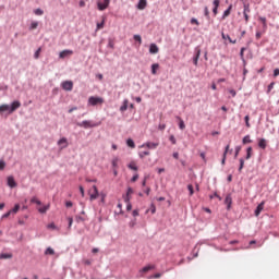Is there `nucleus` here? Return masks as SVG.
<instances>
[{
  "instance_id": "1",
  "label": "nucleus",
  "mask_w": 279,
  "mask_h": 279,
  "mask_svg": "<svg viewBox=\"0 0 279 279\" xmlns=\"http://www.w3.org/2000/svg\"><path fill=\"white\" fill-rule=\"evenodd\" d=\"M102 104H104V98H101V97L90 96L88 98L89 106H101Z\"/></svg>"
},
{
  "instance_id": "2",
  "label": "nucleus",
  "mask_w": 279,
  "mask_h": 279,
  "mask_svg": "<svg viewBox=\"0 0 279 279\" xmlns=\"http://www.w3.org/2000/svg\"><path fill=\"white\" fill-rule=\"evenodd\" d=\"M88 193L90 202H94V199H97V197H99V190H97V185H93Z\"/></svg>"
},
{
  "instance_id": "3",
  "label": "nucleus",
  "mask_w": 279,
  "mask_h": 279,
  "mask_svg": "<svg viewBox=\"0 0 279 279\" xmlns=\"http://www.w3.org/2000/svg\"><path fill=\"white\" fill-rule=\"evenodd\" d=\"M98 5V10H100V12H104V10H107L108 5H110V0H99L97 2Z\"/></svg>"
},
{
  "instance_id": "4",
  "label": "nucleus",
  "mask_w": 279,
  "mask_h": 279,
  "mask_svg": "<svg viewBox=\"0 0 279 279\" xmlns=\"http://www.w3.org/2000/svg\"><path fill=\"white\" fill-rule=\"evenodd\" d=\"M80 128H85L86 130H88V128H97V123H93L92 121L88 120H84L82 123H78Z\"/></svg>"
},
{
  "instance_id": "5",
  "label": "nucleus",
  "mask_w": 279,
  "mask_h": 279,
  "mask_svg": "<svg viewBox=\"0 0 279 279\" xmlns=\"http://www.w3.org/2000/svg\"><path fill=\"white\" fill-rule=\"evenodd\" d=\"M63 90H73V81H65L61 84Z\"/></svg>"
},
{
  "instance_id": "6",
  "label": "nucleus",
  "mask_w": 279,
  "mask_h": 279,
  "mask_svg": "<svg viewBox=\"0 0 279 279\" xmlns=\"http://www.w3.org/2000/svg\"><path fill=\"white\" fill-rule=\"evenodd\" d=\"M159 145V143L147 142L143 144L141 147H147V149H156Z\"/></svg>"
},
{
  "instance_id": "7",
  "label": "nucleus",
  "mask_w": 279,
  "mask_h": 279,
  "mask_svg": "<svg viewBox=\"0 0 279 279\" xmlns=\"http://www.w3.org/2000/svg\"><path fill=\"white\" fill-rule=\"evenodd\" d=\"M58 145L61 147V149H66V147H69V141L66 137H62L58 141Z\"/></svg>"
},
{
  "instance_id": "8",
  "label": "nucleus",
  "mask_w": 279,
  "mask_h": 279,
  "mask_svg": "<svg viewBox=\"0 0 279 279\" xmlns=\"http://www.w3.org/2000/svg\"><path fill=\"white\" fill-rule=\"evenodd\" d=\"M20 106H21V101H19V100L13 101L10 107V114H12V112H15L16 110H19Z\"/></svg>"
},
{
  "instance_id": "9",
  "label": "nucleus",
  "mask_w": 279,
  "mask_h": 279,
  "mask_svg": "<svg viewBox=\"0 0 279 279\" xmlns=\"http://www.w3.org/2000/svg\"><path fill=\"white\" fill-rule=\"evenodd\" d=\"M265 208V201H263L255 209V217H258Z\"/></svg>"
},
{
  "instance_id": "10",
  "label": "nucleus",
  "mask_w": 279,
  "mask_h": 279,
  "mask_svg": "<svg viewBox=\"0 0 279 279\" xmlns=\"http://www.w3.org/2000/svg\"><path fill=\"white\" fill-rule=\"evenodd\" d=\"M69 56H73V50H63L59 53V58H61V60H64V58Z\"/></svg>"
},
{
  "instance_id": "11",
  "label": "nucleus",
  "mask_w": 279,
  "mask_h": 279,
  "mask_svg": "<svg viewBox=\"0 0 279 279\" xmlns=\"http://www.w3.org/2000/svg\"><path fill=\"white\" fill-rule=\"evenodd\" d=\"M158 51H160L158 46L156 44H150V46H149V53L156 54V53H158Z\"/></svg>"
},
{
  "instance_id": "12",
  "label": "nucleus",
  "mask_w": 279,
  "mask_h": 279,
  "mask_svg": "<svg viewBox=\"0 0 279 279\" xmlns=\"http://www.w3.org/2000/svg\"><path fill=\"white\" fill-rule=\"evenodd\" d=\"M8 186H10V189H15L16 181H14V177H8Z\"/></svg>"
},
{
  "instance_id": "13",
  "label": "nucleus",
  "mask_w": 279,
  "mask_h": 279,
  "mask_svg": "<svg viewBox=\"0 0 279 279\" xmlns=\"http://www.w3.org/2000/svg\"><path fill=\"white\" fill-rule=\"evenodd\" d=\"M221 36H222V40H229V43H231V45H236V39L232 40L230 35H226L225 33H221Z\"/></svg>"
},
{
  "instance_id": "14",
  "label": "nucleus",
  "mask_w": 279,
  "mask_h": 279,
  "mask_svg": "<svg viewBox=\"0 0 279 279\" xmlns=\"http://www.w3.org/2000/svg\"><path fill=\"white\" fill-rule=\"evenodd\" d=\"M147 8V0H140L137 3V10H145Z\"/></svg>"
},
{
  "instance_id": "15",
  "label": "nucleus",
  "mask_w": 279,
  "mask_h": 279,
  "mask_svg": "<svg viewBox=\"0 0 279 279\" xmlns=\"http://www.w3.org/2000/svg\"><path fill=\"white\" fill-rule=\"evenodd\" d=\"M225 204H227L228 209L232 206V196L230 194L226 196Z\"/></svg>"
},
{
  "instance_id": "16",
  "label": "nucleus",
  "mask_w": 279,
  "mask_h": 279,
  "mask_svg": "<svg viewBox=\"0 0 279 279\" xmlns=\"http://www.w3.org/2000/svg\"><path fill=\"white\" fill-rule=\"evenodd\" d=\"M258 147H260V149H267V140L260 138L258 141Z\"/></svg>"
},
{
  "instance_id": "17",
  "label": "nucleus",
  "mask_w": 279,
  "mask_h": 279,
  "mask_svg": "<svg viewBox=\"0 0 279 279\" xmlns=\"http://www.w3.org/2000/svg\"><path fill=\"white\" fill-rule=\"evenodd\" d=\"M49 208H51L50 204L45 205V206L38 208V213H40L41 215H45V213H47V210H49Z\"/></svg>"
},
{
  "instance_id": "18",
  "label": "nucleus",
  "mask_w": 279,
  "mask_h": 279,
  "mask_svg": "<svg viewBox=\"0 0 279 279\" xmlns=\"http://www.w3.org/2000/svg\"><path fill=\"white\" fill-rule=\"evenodd\" d=\"M199 56H202V50L199 48H197L196 49V56H195V58L193 60L195 66H197V62L199 60Z\"/></svg>"
},
{
  "instance_id": "19",
  "label": "nucleus",
  "mask_w": 279,
  "mask_h": 279,
  "mask_svg": "<svg viewBox=\"0 0 279 279\" xmlns=\"http://www.w3.org/2000/svg\"><path fill=\"white\" fill-rule=\"evenodd\" d=\"M151 269H156V265H148L141 269L144 274H147V271H151Z\"/></svg>"
},
{
  "instance_id": "20",
  "label": "nucleus",
  "mask_w": 279,
  "mask_h": 279,
  "mask_svg": "<svg viewBox=\"0 0 279 279\" xmlns=\"http://www.w3.org/2000/svg\"><path fill=\"white\" fill-rule=\"evenodd\" d=\"M128 167L132 170V171H138V167L136 166V161H131Z\"/></svg>"
},
{
  "instance_id": "21",
  "label": "nucleus",
  "mask_w": 279,
  "mask_h": 279,
  "mask_svg": "<svg viewBox=\"0 0 279 279\" xmlns=\"http://www.w3.org/2000/svg\"><path fill=\"white\" fill-rule=\"evenodd\" d=\"M178 121H179V128L180 130H185L186 129V124H184V120H182V118L177 117Z\"/></svg>"
},
{
  "instance_id": "22",
  "label": "nucleus",
  "mask_w": 279,
  "mask_h": 279,
  "mask_svg": "<svg viewBox=\"0 0 279 279\" xmlns=\"http://www.w3.org/2000/svg\"><path fill=\"white\" fill-rule=\"evenodd\" d=\"M128 147H131V149H134L136 147V144L134 143V140L129 138L126 140Z\"/></svg>"
},
{
  "instance_id": "23",
  "label": "nucleus",
  "mask_w": 279,
  "mask_h": 279,
  "mask_svg": "<svg viewBox=\"0 0 279 279\" xmlns=\"http://www.w3.org/2000/svg\"><path fill=\"white\" fill-rule=\"evenodd\" d=\"M158 69H160V64L154 63V64L151 65V73H153V75H156Z\"/></svg>"
},
{
  "instance_id": "24",
  "label": "nucleus",
  "mask_w": 279,
  "mask_h": 279,
  "mask_svg": "<svg viewBox=\"0 0 279 279\" xmlns=\"http://www.w3.org/2000/svg\"><path fill=\"white\" fill-rule=\"evenodd\" d=\"M111 165L113 169H119V157L113 158Z\"/></svg>"
},
{
  "instance_id": "25",
  "label": "nucleus",
  "mask_w": 279,
  "mask_h": 279,
  "mask_svg": "<svg viewBox=\"0 0 279 279\" xmlns=\"http://www.w3.org/2000/svg\"><path fill=\"white\" fill-rule=\"evenodd\" d=\"M230 12H232V4H230L229 8L223 12L222 19L230 16Z\"/></svg>"
},
{
  "instance_id": "26",
  "label": "nucleus",
  "mask_w": 279,
  "mask_h": 279,
  "mask_svg": "<svg viewBox=\"0 0 279 279\" xmlns=\"http://www.w3.org/2000/svg\"><path fill=\"white\" fill-rule=\"evenodd\" d=\"M105 25H106V17L102 19L101 23H97L96 31L98 32V29H104Z\"/></svg>"
},
{
  "instance_id": "27",
  "label": "nucleus",
  "mask_w": 279,
  "mask_h": 279,
  "mask_svg": "<svg viewBox=\"0 0 279 279\" xmlns=\"http://www.w3.org/2000/svg\"><path fill=\"white\" fill-rule=\"evenodd\" d=\"M229 149H230V145H227L226 150L223 153L222 161H221L222 165H226V156H228V150Z\"/></svg>"
},
{
  "instance_id": "28",
  "label": "nucleus",
  "mask_w": 279,
  "mask_h": 279,
  "mask_svg": "<svg viewBox=\"0 0 279 279\" xmlns=\"http://www.w3.org/2000/svg\"><path fill=\"white\" fill-rule=\"evenodd\" d=\"M243 8H244L243 14H250V12H252V11L250 10V3H244V4H243Z\"/></svg>"
},
{
  "instance_id": "29",
  "label": "nucleus",
  "mask_w": 279,
  "mask_h": 279,
  "mask_svg": "<svg viewBox=\"0 0 279 279\" xmlns=\"http://www.w3.org/2000/svg\"><path fill=\"white\" fill-rule=\"evenodd\" d=\"M9 110V114H10V107L9 105H1L0 106V112H8Z\"/></svg>"
},
{
  "instance_id": "30",
  "label": "nucleus",
  "mask_w": 279,
  "mask_h": 279,
  "mask_svg": "<svg viewBox=\"0 0 279 279\" xmlns=\"http://www.w3.org/2000/svg\"><path fill=\"white\" fill-rule=\"evenodd\" d=\"M128 104H129V101H128V99H125L123 101V106L120 107L121 112H125V110H128Z\"/></svg>"
},
{
  "instance_id": "31",
  "label": "nucleus",
  "mask_w": 279,
  "mask_h": 279,
  "mask_svg": "<svg viewBox=\"0 0 279 279\" xmlns=\"http://www.w3.org/2000/svg\"><path fill=\"white\" fill-rule=\"evenodd\" d=\"M242 143H243V145H247L248 143H252L250 135H245L242 140Z\"/></svg>"
},
{
  "instance_id": "32",
  "label": "nucleus",
  "mask_w": 279,
  "mask_h": 279,
  "mask_svg": "<svg viewBox=\"0 0 279 279\" xmlns=\"http://www.w3.org/2000/svg\"><path fill=\"white\" fill-rule=\"evenodd\" d=\"M31 204H37V206H41V205H43V202H40L39 199L36 198V196H34V197L31 199Z\"/></svg>"
},
{
  "instance_id": "33",
  "label": "nucleus",
  "mask_w": 279,
  "mask_h": 279,
  "mask_svg": "<svg viewBox=\"0 0 279 279\" xmlns=\"http://www.w3.org/2000/svg\"><path fill=\"white\" fill-rule=\"evenodd\" d=\"M19 210H21V205L15 204L14 208L11 209V214L13 213V215H16V213H19Z\"/></svg>"
},
{
  "instance_id": "34",
  "label": "nucleus",
  "mask_w": 279,
  "mask_h": 279,
  "mask_svg": "<svg viewBox=\"0 0 279 279\" xmlns=\"http://www.w3.org/2000/svg\"><path fill=\"white\" fill-rule=\"evenodd\" d=\"M140 158H145V156H149V150H142L138 153Z\"/></svg>"
},
{
  "instance_id": "35",
  "label": "nucleus",
  "mask_w": 279,
  "mask_h": 279,
  "mask_svg": "<svg viewBox=\"0 0 279 279\" xmlns=\"http://www.w3.org/2000/svg\"><path fill=\"white\" fill-rule=\"evenodd\" d=\"M124 201L126 203V210H132V204L130 203V197H125Z\"/></svg>"
},
{
  "instance_id": "36",
  "label": "nucleus",
  "mask_w": 279,
  "mask_h": 279,
  "mask_svg": "<svg viewBox=\"0 0 279 279\" xmlns=\"http://www.w3.org/2000/svg\"><path fill=\"white\" fill-rule=\"evenodd\" d=\"M250 158H252V146H250V147L246 149V160H250Z\"/></svg>"
},
{
  "instance_id": "37",
  "label": "nucleus",
  "mask_w": 279,
  "mask_h": 279,
  "mask_svg": "<svg viewBox=\"0 0 279 279\" xmlns=\"http://www.w3.org/2000/svg\"><path fill=\"white\" fill-rule=\"evenodd\" d=\"M46 255H50V256H53V254H56V251H53V248L51 247H48L45 252Z\"/></svg>"
},
{
  "instance_id": "38",
  "label": "nucleus",
  "mask_w": 279,
  "mask_h": 279,
  "mask_svg": "<svg viewBox=\"0 0 279 279\" xmlns=\"http://www.w3.org/2000/svg\"><path fill=\"white\" fill-rule=\"evenodd\" d=\"M259 21L263 23V28L267 29V19L266 17H259Z\"/></svg>"
},
{
  "instance_id": "39",
  "label": "nucleus",
  "mask_w": 279,
  "mask_h": 279,
  "mask_svg": "<svg viewBox=\"0 0 279 279\" xmlns=\"http://www.w3.org/2000/svg\"><path fill=\"white\" fill-rule=\"evenodd\" d=\"M40 51H43V48H38L34 54L35 60H38L40 58Z\"/></svg>"
},
{
  "instance_id": "40",
  "label": "nucleus",
  "mask_w": 279,
  "mask_h": 279,
  "mask_svg": "<svg viewBox=\"0 0 279 279\" xmlns=\"http://www.w3.org/2000/svg\"><path fill=\"white\" fill-rule=\"evenodd\" d=\"M244 121H245L246 128H252V124H250V117L248 116L244 117Z\"/></svg>"
},
{
  "instance_id": "41",
  "label": "nucleus",
  "mask_w": 279,
  "mask_h": 279,
  "mask_svg": "<svg viewBox=\"0 0 279 279\" xmlns=\"http://www.w3.org/2000/svg\"><path fill=\"white\" fill-rule=\"evenodd\" d=\"M187 191L190 192V196H193L195 191L193 190V185L192 184H189L187 185Z\"/></svg>"
},
{
  "instance_id": "42",
  "label": "nucleus",
  "mask_w": 279,
  "mask_h": 279,
  "mask_svg": "<svg viewBox=\"0 0 279 279\" xmlns=\"http://www.w3.org/2000/svg\"><path fill=\"white\" fill-rule=\"evenodd\" d=\"M245 165V160L243 158L240 159V167H239V171H243V167Z\"/></svg>"
},
{
  "instance_id": "43",
  "label": "nucleus",
  "mask_w": 279,
  "mask_h": 279,
  "mask_svg": "<svg viewBox=\"0 0 279 279\" xmlns=\"http://www.w3.org/2000/svg\"><path fill=\"white\" fill-rule=\"evenodd\" d=\"M48 230H57L58 227H56V223L51 222L47 226Z\"/></svg>"
},
{
  "instance_id": "44",
  "label": "nucleus",
  "mask_w": 279,
  "mask_h": 279,
  "mask_svg": "<svg viewBox=\"0 0 279 279\" xmlns=\"http://www.w3.org/2000/svg\"><path fill=\"white\" fill-rule=\"evenodd\" d=\"M134 40H136L137 43H140V45H142L143 39L141 38V35H134Z\"/></svg>"
},
{
  "instance_id": "45",
  "label": "nucleus",
  "mask_w": 279,
  "mask_h": 279,
  "mask_svg": "<svg viewBox=\"0 0 279 279\" xmlns=\"http://www.w3.org/2000/svg\"><path fill=\"white\" fill-rule=\"evenodd\" d=\"M35 14H36L37 16H43V14H45V12H44L41 9H36V10H35Z\"/></svg>"
},
{
  "instance_id": "46",
  "label": "nucleus",
  "mask_w": 279,
  "mask_h": 279,
  "mask_svg": "<svg viewBox=\"0 0 279 279\" xmlns=\"http://www.w3.org/2000/svg\"><path fill=\"white\" fill-rule=\"evenodd\" d=\"M274 86H276V83H275V82H271V83L268 85V90H267V93H271V90H274Z\"/></svg>"
},
{
  "instance_id": "47",
  "label": "nucleus",
  "mask_w": 279,
  "mask_h": 279,
  "mask_svg": "<svg viewBox=\"0 0 279 279\" xmlns=\"http://www.w3.org/2000/svg\"><path fill=\"white\" fill-rule=\"evenodd\" d=\"M244 53H245V48H241V50H240L241 60H245Z\"/></svg>"
},
{
  "instance_id": "48",
  "label": "nucleus",
  "mask_w": 279,
  "mask_h": 279,
  "mask_svg": "<svg viewBox=\"0 0 279 279\" xmlns=\"http://www.w3.org/2000/svg\"><path fill=\"white\" fill-rule=\"evenodd\" d=\"M38 27V22H32L29 29H36Z\"/></svg>"
},
{
  "instance_id": "49",
  "label": "nucleus",
  "mask_w": 279,
  "mask_h": 279,
  "mask_svg": "<svg viewBox=\"0 0 279 279\" xmlns=\"http://www.w3.org/2000/svg\"><path fill=\"white\" fill-rule=\"evenodd\" d=\"M75 219H76L77 223H82L85 221L84 217H82V216H76Z\"/></svg>"
},
{
  "instance_id": "50",
  "label": "nucleus",
  "mask_w": 279,
  "mask_h": 279,
  "mask_svg": "<svg viewBox=\"0 0 279 279\" xmlns=\"http://www.w3.org/2000/svg\"><path fill=\"white\" fill-rule=\"evenodd\" d=\"M5 169V161L0 160V171H3Z\"/></svg>"
},
{
  "instance_id": "51",
  "label": "nucleus",
  "mask_w": 279,
  "mask_h": 279,
  "mask_svg": "<svg viewBox=\"0 0 279 279\" xmlns=\"http://www.w3.org/2000/svg\"><path fill=\"white\" fill-rule=\"evenodd\" d=\"M65 206H66V208H72L73 207V202L66 201Z\"/></svg>"
},
{
  "instance_id": "52",
  "label": "nucleus",
  "mask_w": 279,
  "mask_h": 279,
  "mask_svg": "<svg viewBox=\"0 0 279 279\" xmlns=\"http://www.w3.org/2000/svg\"><path fill=\"white\" fill-rule=\"evenodd\" d=\"M191 24H192V25H199V22L197 21V19L193 17V19L191 20Z\"/></svg>"
},
{
  "instance_id": "53",
  "label": "nucleus",
  "mask_w": 279,
  "mask_h": 279,
  "mask_svg": "<svg viewBox=\"0 0 279 279\" xmlns=\"http://www.w3.org/2000/svg\"><path fill=\"white\" fill-rule=\"evenodd\" d=\"M245 23H250V13H243Z\"/></svg>"
},
{
  "instance_id": "54",
  "label": "nucleus",
  "mask_w": 279,
  "mask_h": 279,
  "mask_svg": "<svg viewBox=\"0 0 279 279\" xmlns=\"http://www.w3.org/2000/svg\"><path fill=\"white\" fill-rule=\"evenodd\" d=\"M132 193H134V190H132V187H129L128 192H126V197H130V195H132Z\"/></svg>"
},
{
  "instance_id": "55",
  "label": "nucleus",
  "mask_w": 279,
  "mask_h": 279,
  "mask_svg": "<svg viewBox=\"0 0 279 279\" xmlns=\"http://www.w3.org/2000/svg\"><path fill=\"white\" fill-rule=\"evenodd\" d=\"M68 221H69V230H71V226H73V218L69 217L68 218Z\"/></svg>"
},
{
  "instance_id": "56",
  "label": "nucleus",
  "mask_w": 279,
  "mask_h": 279,
  "mask_svg": "<svg viewBox=\"0 0 279 279\" xmlns=\"http://www.w3.org/2000/svg\"><path fill=\"white\" fill-rule=\"evenodd\" d=\"M10 215H12L11 210H9L7 214L2 215V219H8V217H10Z\"/></svg>"
},
{
  "instance_id": "57",
  "label": "nucleus",
  "mask_w": 279,
  "mask_h": 279,
  "mask_svg": "<svg viewBox=\"0 0 279 279\" xmlns=\"http://www.w3.org/2000/svg\"><path fill=\"white\" fill-rule=\"evenodd\" d=\"M169 141L172 143V145H175L177 141H175V136L171 135L169 137Z\"/></svg>"
},
{
  "instance_id": "58",
  "label": "nucleus",
  "mask_w": 279,
  "mask_h": 279,
  "mask_svg": "<svg viewBox=\"0 0 279 279\" xmlns=\"http://www.w3.org/2000/svg\"><path fill=\"white\" fill-rule=\"evenodd\" d=\"M0 258H12V255H10V254H1Z\"/></svg>"
},
{
  "instance_id": "59",
  "label": "nucleus",
  "mask_w": 279,
  "mask_h": 279,
  "mask_svg": "<svg viewBox=\"0 0 279 279\" xmlns=\"http://www.w3.org/2000/svg\"><path fill=\"white\" fill-rule=\"evenodd\" d=\"M230 95H232V97H236V90L234 89H229Z\"/></svg>"
},
{
  "instance_id": "60",
  "label": "nucleus",
  "mask_w": 279,
  "mask_h": 279,
  "mask_svg": "<svg viewBox=\"0 0 279 279\" xmlns=\"http://www.w3.org/2000/svg\"><path fill=\"white\" fill-rule=\"evenodd\" d=\"M83 263H84V265H92L93 264V262L90 259H84Z\"/></svg>"
},
{
  "instance_id": "61",
  "label": "nucleus",
  "mask_w": 279,
  "mask_h": 279,
  "mask_svg": "<svg viewBox=\"0 0 279 279\" xmlns=\"http://www.w3.org/2000/svg\"><path fill=\"white\" fill-rule=\"evenodd\" d=\"M220 0H214V8H219Z\"/></svg>"
},
{
  "instance_id": "62",
  "label": "nucleus",
  "mask_w": 279,
  "mask_h": 279,
  "mask_svg": "<svg viewBox=\"0 0 279 279\" xmlns=\"http://www.w3.org/2000/svg\"><path fill=\"white\" fill-rule=\"evenodd\" d=\"M205 16H210V11H208V7H205Z\"/></svg>"
},
{
  "instance_id": "63",
  "label": "nucleus",
  "mask_w": 279,
  "mask_h": 279,
  "mask_svg": "<svg viewBox=\"0 0 279 279\" xmlns=\"http://www.w3.org/2000/svg\"><path fill=\"white\" fill-rule=\"evenodd\" d=\"M278 75H279V69H275V71H274V76H275V77H278Z\"/></svg>"
},
{
  "instance_id": "64",
  "label": "nucleus",
  "mask_w": 279,
  "mask_h": 279,
  "mask_svg": "<svg viewBox=\"0 0 279 279\" xmlns=\"http://www.w3.org/2000/svg\"><path fill=\"white\" fill-rule=\"evenodd\" d=\"M166 128H167L166 124H159V126H158V129L161 130V131L165 130Z\"/></svg>"
}]
</instances>
